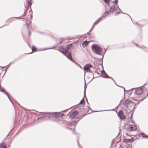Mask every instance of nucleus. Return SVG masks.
I'll use <instances>...</instances> for the list:
<instances>
[{
    "instance_id": "412c9836",
    "label": "nucleus",
    "mask_w": 148,
    "mask_h": 148,
    "mask_svg": "<svg viewBox=\"0 0 148 148\" xmlns=\"http://www.w3.org/2000/svg\"><path fill=\"white\" fill-rule=\"evenodd\" d=\"M65 56L71 61V59H72V56L70 53H68L67 52Z\"/></svg>"
},
{
    "instance_id": "bf43d9fd",
    "label": "nucleus",
    "mask_w": 148,
    "mask_h": 148,
    "mask_svg": "<svg viewBox=\"0 0 148 148\" xmlns=\"http://www.w3.org/2000/svg\"><path fill=\"white\" fill-rule=\"evenodd\" d=\"M15 18H18V19H21V18H20V17H15Z\"/></svg>"
},
{
    "instance_id": "c756f323",
    "label": "nucleus",
    "mask_w": 148,
    "mask_h": 148,
    "mask_svg": "<svg viewBox=\"0 0 148 148\" xmlns=\"http://www.w3.org/2000/svg\"><path fill=\"white\" fill-rule=\"evenodd\" d=\"M27 2L28 3V5H31L32 4V2H31V1H30L29 2H28V0H27Z\"/></svg>"
},
{
    "instance_id": "473e14b6",
    "label": "nucleus",
    "mask_w": 148,
    "mask_h": 148,
    "mask_svg": "<svg viewBox=\"0 0 148 148\" xmlns=\"http://www.w3.org/2000/svg\"><path fill=\"white\" fill-rule=\"evenodd\" d=\"M114 109H112V110H101L100 111H108L114 110Z\"/></svg>"
},
{
    "instance_id": "b1692460",
    "label": "nucleus",
    "mask_w": 148,
    "mask_h": 148,
    "mask_svg": "<svg viewBox=\"0 0 148 148\" xmlns=\"http://www.w3.org/2000/svg\"><path fill=\"white\" fill-rule=\"evenodd\" d=\"M123 141L125 143L130 142L129 139L124 138L123 139Z\"/></svg>"
},
{
    "instance_id": "4d7b16f0",
    "label": "nucleus",
    "mask_w": 148,
    "mask_h": 148,
    "mask_svg": "<svg viewBox=\"0 0 148 148\" xmlns=\"http://www.w3.org/2000/svg\"><path fill=\"white\" fill-rule=\"evenodd\" d=\"M29 16L30 17V18L31 19L32 17V15H30Z\"/></svg>"
},
{
    "instance_id": "4be33fe9",
    "label": "nucleus",
    "mask_w": 148,
    "mask_h": 148,
    "mask_svg": "<svg viewBox=\"0 0 148 148\" xmlns=\"http://www.w3.org/2000/svg\"><path fill=\"white\" fill-rule=\"evenodd\" d=\"M101 20V18H100L97 19L93 24V26H95L97 25L99 22Z\"/></svg>"
},
{
    "instance_id": "774afa93",
    "label": "nucleus",
    "mask_w": 148,
    "mask_h": 148,
    "mask_svg": "<svg viewBox=\"0 0 148 148\" xmlns=\"http://www.w3.org/2000/svg\"><path fill=\"white\" fill-rule=\"evenodd\" d=\"M121 146H122V144H120V147H121Z\"/></svg>"
},
{
    "instance_id": "338daca9",
    "label": "nucleus",
    "mask_w": 148,
    "mask_h": 148,
    "mask_svg": "<svg viewBox=\"0 0 148 148\" xmlns=\"http://www.w3.org/2000/svg\"><path fill=\"white\" fill-rule=\"evenodd\" d=\"M119 106H120V105H119H119L117 106L116 108H118Z\"/></svg>"
},
{
    "instance_id": "f03ea898",
    "label": "nucleus",
    "mask_w": 148,
    "mask_h": 148,
    "mask_svg": "<svg viewBox=\"0 0 148 148\" xmlns=\"http://www.w3.org/2000/svg\"><path fill=\"white\" fill-rule=\"evenodd\" d=\"M89 110H87L85 113H84L82 116H80L79 118H77L76 119V120L75 121H73L72 122H68V124H69V126L73 127V128H71L70 127H68V129L70 130H74L75 129V127L76 125V124L83 117L85 116L87 114L91 113L92 112H88Z\"/></svg>"
},
{
    "instance_id": "6ab92c4d",
    "label": "nucleus",
    "mask_w": 148,
    "mask_h": 148,
    "mask_svg": "<svg viewBox=\"0 0 148 148\" xmlns=\"http://www.w3.org/2000/svg\"><path fill=\"white\" fill-rule=\"evenodd\" d=\"M140 134L141 135L143 138H148V135H145V134L143 132H141Z\"/></svg>"
},
{
    "instance_id": "3c124183",
    "label": "nucleus",
    "mask_w": 148,
    "mask_h": 148,
    "mask_svg": "<svg viewBox=\"0 0 148 148\" xmlns=\"http://www.w3.org/2000/svg\"><path fill=\"white\" fill-rule=\"evenodd\" d=\"M88 72L90 73H92V71L90 69H89V71H88Z\"/></svg>"
},
{
    "instance_id": "49530a36",
    "label": "nucleus",
    "mask_w": 148,
    "mask_h": 148,
    "mask_svg": "<svg viewBox=\"0 0 148 148\" xmlns=\"http://www.w3.org/2000/svg\"><path fill=\"white\" fill-rule=\"evenodd\" d=\"M118 1L117 0H115V1H114V3H118Z\"/></svg>"
},
{
    "instance_id": "f3484780",
    "label": "nucleus",
    "mask_w": 148,
    "mask_h": 148,
    "mask_svg": "<svg viewBox=\"0 0 148 148\" xmlns=\"http://www.w3.org/2000/svg\"><path fill=\"white\" fill-rule=\"evenodd\" d=\"M134 102L133 101V103H130L128 105V106L127 107V108L128 110L129 108H131V109H132V110L134 107L136 108L135 106H134Z\"/></svg>"
},
{
    "instance_id": "0eeeda50",
    "label": "nucleus",
    "mask_w": 148,
    "mask_h": 148,
    "mask_svg": "<svg viewBox=\"0 0 148 148\" xmlns=\"http://www.w3.org/2000/svg\"><path fill=\"white\" fill-rule=\"evenodd\" d=\"M78 114V112L77 110H75L72 112H69V117L70 118H74Z\"/></svg>"
},
{
    "instance_id": "f8f14e48",
    "label": "nucleus",
    "mask_w": 148,
    "mask_h": 148,
    "mask_svg": "<svg viewBox=\"0 0 148 148\" xmlns=\"http://www.w3.org/2000/svg\"><path fill=\"white\" fill-rule=\"evenodd\" d=\"M1 84H0V91L2 92L3 93L5 94L8 97L10 96L9 93L5 90L3 88L1 87Z\"/></svg>"
},
{
    "instance_id": "603ef678",
    "label": "nucleus",
    "mask_w": 148,
    "mask_h": 148,
    "mask_svg": "<svg viewBox=\"0 0 148 148\" xmlns=\"http://www.w3.org/2000/svg\"><path fill=\"white\" fill-rule=\"evenodd\" d=\"M132 92H130V93H129V95H132Z\"/></svg>"
},
{
    "instance_id": "09e8293b",
    "label": "nucleus",
    "mask_w": 148,
    "mask_h": 148,
    "mask_svg": "<svg viewBox=\"0 0 148 148\" xmlns=\"http://www.w3.org/2000/svg\"><path fill=\"white\" fill-rule=\"evenodd\" d=\"M63 38H62V40H60L59 43L58 44H61V43H62V40H63Z\"/></svg>"
},
{
    "instance_id": "9d476101",
    "label": "nucleus",
    "mask_w": 148,
    "mask_h": 148,
    "mask_svg": "<svg viewBox=\"0 0 148 148\" xmlns=\"http://www.w3.org/2000/svg\"><path fill=\"white\" fill-rule=\"evenodd\" d=\"M130 103H133V101L130 100L126 99L123 101V103L126 106V108H127L128 106V105Z\"/></svg>"
},
{
    "instance_id": "393cba45",
    "label": "nucleus",
    "mask_w": 148,
    "mask_h": 148,
    "mask_svg": "<svg viewBox=\"0 0 148 148\" xmlns=\"http://www.w3.org/2000/svg\"><path fill=\"white\" fill-rule=\"evenodd\" d=\"M71 61L75 63L77 66H79L80 68H81V66H80V65L79 64H78V63H77L75 61H74L73 60V59H71Z\"/></svg>"
},
{
    "instance_id": "e433bc0d",
    "label": "nucleus",
    "mask_w": 148,
    "mask_h": 148,
    "mask_svg": "<svg viewBox=\"0 0 148 148\" xmlns=\"http://www.w3.org/2000/svg\"><path fill=\"white\" fill-rule=\"evenodd\" d=\"M136 45L138 47L140 48H141V49H143V47L142 46H139V45H138L137 44H136Z\"/></svg>"
},
{
    "instance_id": "bb28decb",
    "label": "nucleus",
    "mask_w": 148,
    "mask_h": 148,
    "mask_svg": "<svg viewBox=\"0 0 148 148\" xmlns=\"http://www.w3.org/2000/svg\"><path fill=\"white\" fill-rule=\"evenodd\" d=\"M32 51L35 52L36 50V48L34 46H33L32 48Z\"/></svg>"
},
{
    "instance_id": "8fccbe9b",
    "label": "nucleus",
    "mask_w": 148,
    "mask_h": 148,
    "mask_svg": "<svg viewBox=\"0 0 148 148\" xmlns=\"http://www.w3.org/2000/svg\"><path fill=\"white\" fill-rule=\"evenodd\" d=\"M28 34H29V36H30L31 35V32H30V31H29Z\"/></svg>"
},
{
    "instance_id": "a18cd8bd",
    "label": "nucleus",
    "mask_w": 148,
    "mask_h": 148,
    "mask_svg": "<svg viewBox=\"0 0 148 148\" xmlns=\"http://www.w3.org/2000/svg\"><path fill=\"white\" fill-rule=\"evenodd\" d=\"M126 126V125L125 124L123 126V129H125L126 128L125 127Z\"/></svg>"
},
{
    "instance_id": "4468645a",
    "label": "nucleus",
    "mask_w": 148,
    "mask_h": 148,
    "mask_svg": "<svg viewBox=\"0 0 148 148\" xmlns=\"http://www.w3.org/2000/svg\"><path fill=\"white\" fill-rule=\"evenodd\" d=\"M92 67V65L90 64H86L84 66V70L85 71H86V72H88L89 69H90V67Z\"/></svg>"
},
{
    "instance_id": "9b49d317",
    "label": "nucleus",
    "mask_w": 148,
    "mask_h": 148,
    "mask_svg": "<svg viewBox=\"0 0 148 148\" xmlns=\"http://www.w3.org/2000/svg\"><path fill=\"white\" fill-rule=\"evenodd\" d=\"M1 84H0V91L2 92L3 93L5 94L8 97L10 96L9 93L5 90L3 88L1 87Z\"/></svg>"
},
{
    "instance_id": "6e6552de",
    "label": "nucleus",
    "mask_w": 148,
    "mask_h": 148,
    "mask_svg": "<svg viewBox=\"0 0 148 148\" xmlns=\"http://www.w3.org/2000/svg\"><path fill=\"white\" fill-rule=\"evenodd\" d=\"M118 115L119 118L121 120L125 119L126 117L122 110H120L118 112Z\"/></svg>"
},
{
    "instance_id": "ddd939ff",
    "label": "nucleus",
    "mask_w": 148,
    "mask_h": 148,
    "mask_svg": "<svg viewBox=\"0 0 148 148\" xmlns=\"http://www.w3.org/2000/svg\"><path fill=\"white\" fill-rule=\"evenodd\" d=\"M101 73L102 74V75H103V76L105 78H110L115 83V82L114 81L113 79L111 77H110L103 70L102 71H101Z\"/></svg>"
},
{
    "instance_id": "6e6d98bb",
    "label": "nucleus",
    "mask_w": 148,
    "mask_h": 148,
    "mask_svg": "<svg viewBox=\"0 0 148 148\" xmlns=\"http://www.w3.org/2000/svg\"><path fill=\"white\" fill-rule=\"evenodd\" d=\"M136 24H137L139 26L141 27V26L140 25L137 23H136Z\"/></svg>"
},
{
    "instance_id": "dca6fc26",
    "label": "nucleus",
    "mask_w": 148,
    "mask_h": 148,
    "mask_svg": "<svg viewBox=\"0 0 148 148\" xmlns=\"http://www.w3.org/2000/svg\"><path fill=\"white\" fill-rule=\"evenodd\" d=\"M135 107H134L133 109H132H132H131V108H129V110L130 111V113L131 114V115L130 116V120H132V117H133V115L134 114V113L135 111Z\"/></svg>"
},
{
    "instance_id": "37998d69",
    "label": "nucleus",
    "mask_w": 148,
    "mask_h": 148,
    "mask_svg": "<svg viewBox=\"0 0 148 148\" xmlns=\"http://www.w3.org/2000/svg\"><path fill=\"white\" fill-rule=\"evenodd\" d=\"M93 26H93H92L91 29L90 30L89 32H90L92 30L93 28H94V26Z\"/></svg>"
},
{
    "instance_id": "4c0bfd02",
    "label": "nucleus",
    "mask_w": 148,
    "mask_h": 148,
    "mask_svg": "<svg viewBox=\"0 0 148 148\" xmlns=\"http://www.w3.org/2000/svg\"><path fill=\"white\" fill-rule=\"evenodd\" d=\"M139 103V102H138L136 103H135V104L134 103V106H136L137 105H138Z\"/></svg>"
},
{
    "instance_id": "7ed1b4c3",
    "label": "nucleus",
    "mask_w": 148,
    "mask_h": 148,
    "mask_svg": "<svg viewBox=\"0 0 148 148\" xmlns=\"http://www.w3.org/2000/svg\"><path fill=\"white\" fill-rule=\"evenodd\" d=\"M118 9L121 10L120 8L117 5H112L110 8L109 10L108 11V10H106V12L103 14V16L100 17V18H101L102 20L103 18H106L109 13H112L114 12Z\"/></svg>"
},
{
    "instance_id": "13d9d810",
    "label": "nucleus",
    "mask_w": 148,
    "mask_h": 148,
    "mask_svg": "<svg viewBox=\"0 0 148 148\" xmlns=\"http://www.w3.org/2000/svg\"><path fill=\"white\" fill-rule=\"evenodd\" d=\"M87 107L88 108H90V106L89 105H88V106H87Z\"/></svg>"
},
{
    "instance_id": "20e7f679",
    "label": "nucleus",
    "mask_w": 148,
    "mask_h": 148,
    "mask_svg": "<svg viewBox=\"0 0 148 148\" xmlns=\"http://www.w3.org/2000/svg\"><path fill=\"white\" fill-rule=\"evenodd\" d=\"M146 84H144V85L142 86L137 88H132L130 90H127L126 91L129 92L132 90L136 89V90L134 92V93L135 94L139 95H141L143 92V89H145V85Z\"/></svg>"
},
{
    "instance_id": "de8ad7c7",
    "label": "nucleus",
    "mask_w": 148,
    "mask_h": 148,
    "mask_svg": "<svg viewBox=\"0 0 148 148\" xmlns=\"http://www.w3.org/2000/svg\"><path fill=\"white\" fill-rule=\"evenodd\" d=\"M121 12L122 13H123V14H127V15H128L130 17V18L131 19H132L131 17L128 14H126V13H124L122 11Z\"/></svg>"
},
{
    "instance_id": "864d4df0",
    "label": "nucleus",
    "mask_w": 148,
    "mask_h": 148,
    "mask_svg": "<svg viewBox=\"0 0 148 148\" xmlns=\"http://www.w3.org/2000/svg\"><path fill=\"white\" fill-rule=\"evenodd\" d=\"M131 122L132 123H134V121H133V120L132 119V120H131Z\"/></svg>"
},
{
    "instance_id": "5701e85b",
    "label": "nucleus",
    "mask_w": 148,
    "mask_h": 148,
    "mask_svg": "<svg viewBox=\"0 0 148 148\" xmlns=\"http://www.w3.org/2000/svg\"><path fill=\"white\" fill-rule=\"evenodd\" d=\"M88 42H87L86 40L84 41L82 43V46L83 47H85L86 46H87L88 44Z\"/></svg>"
},
{
    "instance_id": "680f3d73",
    "label": "nucleus",
    "mask_w": 148,
    "mask_h": 148,
    "mask_svg": "<svg viewBox=\"0 0 148 148\" xmlns=\"http://www.w3.org/2000/svg\"><path fill=\"white\" fill-rule=\"evenodd\" d=\"M106 52V51H105L104 53H103V56H104V54Z\"/></svg>"
},
{
    "instance_id": "0e129e2a",
    "label": "nucleus",
    "mask_w": 148,
    "mask_h": 148,
    "mask_svg": "<svg viewBox=\"0 0 148 148\" xmlns=\"http://www.w3.org/2000/svg\"><path fill=\"white\" fill-rule=\"evenodd\" d=\"M9 134V133L7 135V136L6 137V138L8 136Z\"/></svg>"
},
{
    "instance_id": "052dcab7",
    "label": "nucleus",
    "mask_w": 148,
    "mask_h": 148,
    "mask_svg": "<svg viewBox=\"0 0 148 148\" xmlns=\"http://www.w3.org/2000/svg\"><path fill=\"white\" fill-rule=\"evenodd\" d=\"M120 12H118L117 14H116V15H117V14H119L120 13Z\"/></svg>"
},
{
    "instance_id": "c9c22d12",
    "label": "nucleus",
    "mask_w": 148,
    "mask_h": 148,
    "mask_svg": "<svg viewBox=\"0 0 148 148\" xmlns=\"http://www.w3.org/2000/svg\"><path fill=\"white\" fill-rule=\"evenodd\" d=\"M86 84H84V90H85V91H86V88H87V85H86Z\"/></svg>"
},
{
    "instance_id": "69168bd1",
    "label": "nucleus",
    "mask_w": 148,
    "mask_h": 148,
    "mask_svg": "<svg viewBox=\"0 0 148 148\" xmlns=\"http://www.w3.org/2000/svg\"><path fill=\"white\" fill-rule=\"evenodd\" d=\"M5 25H3V26H2L0 27V28H1V27H2L3 26H4Z\"/></svg>"
},
{
    "instance_id": "2eb2a0df",
    "label": "nucleus",
    "mask_w": 148,
    "mask_h": 148,
    "mask_svg": "<svg viewBox=\"0 0 148 148\" xmlns=\"http://www.w3.org/2000/svg\"><path fill=\"white\" fill-rule=\"evenodd\" d=\"M81 107H80L79 108V109L78 111L79 112L80 114L83 113L84 114V113L86 112L87 109L84 108L83 107H82L81 108Z\"/></svg>"
},
{
    "instance_id": "e2e57ef3",
    "label": "nucleus",
    "mask_w": 148,
    "mask_h": 148,
    "mask_svg": "<svg viewBox=\"0 0 148 148\" xmlns=\"http://www.w3.org/2000/svg\"><path fill=\"white\" fill-rule=\"evenodd\" d=\"M120 132H119L118 134L116 136V137L118 136L119 135V134H120Z\"/></svg>"
},
{
    "instance_id": "c85d7f7f",
    "label": "nucleus",
    "mask_w": 148,
    "mask_h": 148,
    "mask_svg": "<svg viewBox=\"0 0 148 148\" xmlns=\"http://www.w3.org/2000/svg\"><path fill=\"white\" fill-rule=\"evenodd\" d=\"M130 143H132L134 141V140L135 139L133 138H132L131 139H129Z\"/></svg>"
},
{
    "instance_id": "f704fd0d",
    "label": "nucleus",
    "mask_w": 148,
    "mask_h": 148,
    "mask_svg": "<svg viewBox=\"0 0 148 148\" xmlns=\"http://www.w3.org/2000/svg\"><path fill=\"white\" fill-rule=\"evenodd\" d=\"M77 143H78V145L79 147V148H81V147L80 146V144H79V141L78 140H77Z\"/></svg>"
},
{
    "instance_id": "72a5a7b5",
    "label": "nucleus",
    "mask_w": 148,
    "mask_h": 148,
    "mask_svg": "<svg viewBox=\"0 0 148 148\" xmlns=\"http://www.w3.org/2000/svg\"><path fill=\"white\" fill-rule=\"evenodd\" d=\"M84 97L82 99V100L81 101H82L83 102V103H85V101L84 99Z\"/></svg>"
},
{
    "instance_id": "c03bdc74",
    "label": "nucleus",
    "mask_w": 148,
    "mask_h": 148,
    "mask_svg": "<svg viewBox=\"0 0 148 148\" xmlns=\"http://www.w3.org/2000/svg\"><path fill=\"white\" fill-rule=\"evenodd\" d=\"M86 102H87V104H88L89 105V103L88 102V99H87L86 97Z\"/></svg>"
},
{
    "instance_id": "2f4dec72",
    "label": "nucleus",
    "mask_w": 148,
    "mask_h": 148,
    "mask_svg": "<svg viewBox=\"0 0 148 148\" xmlns=\"http://www.w3.org/2000/svg\"><path fill=\"white\" fill-rule=\"evenodd\" d=\"M103 1L106 3H108L110 2L109 0H103Z\"/></svg>"
},
{
    "instance_id": "79ce46f5",
    "label": "nucleus",
    "mask_w": 148,
    "mask_h": 148,
    "mask_svg": "<svg viewBox=\"0 0 148 148\" xmlns=\"http://www.w3.org/2000/svg\"><path fill=\"white\" fill-rule=\"evenodd\" d=\"M53 48H54V47H52V48H46V49H43V50H45L48 49H53Z\"/></svg>"
},
{
    "instance_id": "a878e982",
    "label": "nucleus",
    "mask_w": 148,
    "mask_h": 148,
    "mask_svg": "<svg viewBox=\"0 0 148 148\" xmlns=\"http://www.w3.org/2000/svg\"><path fill=\"white\" fill-rule=\"evenodd\" d=\"M148 93H147L146 95V96H145V97H143L142 99H141L139 100H138V101H143L144 99H145L147 97H148Z\"/></svg>"
},
{
    "instance_id": "f257e3e1",
    "label": "nucleus",
    "mask_w": 148,
    "mask_h": 148,
    "mask_svg": "<svg viewBox=\"0 0 148 148\" xmlns=\"http://www.w3.org/2000/svg\"><path fill=\"white\" fill-rule=\"evenodd\" d=\"M72 107L67 109H66L60 112H43L45 114H47V115H43L38 117L36 120H49L52 121L54 122L58 125H62L66 122L64 121L61 119V117H63L65 115L63 113H61L62 112H65L66 110L72 108Z\"/></svg>"
},
{
    "instance_id": "58836bf2",
    "label": "nucleus",
    "mask_w": 148,
    "mask_h": 148,
    "mask_svg": "<svg viewBox=\"0 0 148 148\" xmlns=\"http://www.w3.org/2000/svg\"><path fill=\"white\" fill-rule=\"evenodd\" d=\"M86 97V91H85V90H84V97Z\"/></svg>"
},
{
    "instance_id": "39448f33",
    "label": "nucleus",
    "mask_w": 148,
    "mask_h": 148,
    "mask_svg": "<svg viewBox=\"0 0 148 148\" xmlns=\"http://www.w3.org/2000/svg\"><path fill=\"white\" fill-rule=\"evenodd\" d=\"M92 51L97 54L101 55V51L103 50V48H101L98 45H92L91 46Z\"/></svg>"
},
{
    "instance_id": "5fc2aeb1",
    "label": "nucleus",
    "mask_w": 148,
    "mask_h": 148,
    "mask_svg": "<svg viewBox=\"0 0 148 148\" xmlns=\"http://www.w3.org/2000/svg\"><path fill=\"white\" fill-rule=\"evenodd\" d=\"M122 100H123V99H122V100H121L120 101V103H119V105H120L121 103V101H122Z\"/></svg>"
},
{
    "instance_id": "7c9ffc66",
    "label": "nucleus",
    "mask_w": 148,
    "mask_h": 148,
    "mask_svg": "<svg viewBox=\"0 0 148 148\" xmlns=\"http://www.w3.org/2000/svg\"><path fill=\"white\" fill-rule=\"evenodd\" d=\"M88 110H92V112H100L101 111H94V110H93L90 108H90H88Z\"/></svg>"
},
{
    "instance_id": "cd10ccee",
    "label": "nucleus",
    "mask_w": 148,
    "mask_h": 148,
    "mask_svg": "<svg viewBox=\"0 0 148 148\" xmlns=\"http://www.w3.org/2000/svg\"><path fill=\"white\" fill-rule=\"evenodd\" d=\"M117 86H119L120 87H121L122 88H123L124 89V95H125V88L123 87V86H119L118 85H117V84H115Z\"/></svg>"
},
{
    "instance_id": "aec40b11",
    "label": "nucleus",
    "mask_w": 148,
    "mask_h": 148,
    "mask_svg": "<svg viewBox=\"0 0 148 148\" xmlns=\"http://www.w3.org/2000/svg\"><path fill=\"white\" fill-rule=\"evenodd\" d=\"M73 45L72 44H70L69 45H66V49L67 50H71L72 49Z\"/></svg>"
},
{
    "instance_id": "a19ab883",
    "label": "nucleus",
    "mask_w": 148,
    "mask_h": 148,
    "mask_svg": "<svg viewBox=\"0 0 148 148\" xmlns=\"http://www.w3.org/2000/svg\"><path fill=\"white\" fill-rule=\"evenodd\" d=\"M26 11H27L26 10H25L24 14L23 15V16H24L26 15L25 13H26Z\"/></svg>"
},
{
    "instance_id": "1a4fd4ad",
    "label": "nucleus",
    "mask_w": 148,
    "mask_h": 148,
    "mask_svg": "<svg viewBox=\"0 0 148 148\" xmlns=\"http://www.w3.org/2000/svg\"><path fill=\"white\" fill-rule=\"evenodd\" d=\"M57 50L59 51L61 53H63L65 55H66V54L68 52L67 50L66 49H64L63 47L62 46H60L59 47L58 49Z\"/></svg>"
},
{
    "instance_id": "423d86ee",
    "label": "nucleus",
    "mask_w": 148,
    "mask_h": 148,
    "mask_svg": "<svg viewBox=\"0 0 148 148\" xmlns=\"http://www.w3.org/2000/svg\"><path fill=\"white\" fill-rule=\"evenodd\" d=\"M137 128V127L135 125H129L126 128V129L128 132H131L136 130Z\"/></svg>"
},
{
    "instance_id": "a211bd4d",
    "label": "nucleus",
    "mask_w": 148,
    "mask_h": 148,
    "mask_svg": "<svg viewBox=\"0 0 148 148\" xmlns=\"http://www.w3.org/2000/svg\"><path fill=\"white\" fill-rule=\"evenodd\" d=\"M85 103H83V102L81 101H80V102L77 105L75 106V108H78L79 107H83V106H84ZM82 107H81V108Z\"/></svg>"
},
{
    "instance_id": "ea45409f",
    "label": "nucleus",
    "mask_w": 148,
    "mask_h": 148,
    "mask_svg": "<svg viewBox=\"0 0 148 148\" xmlns=\"http://www.w3.org/2000/svg\"><path fill=\"white\" fill-rule=\"evenodd\" d=\"M8 98L9 100L10 101V102L13 105V103L12 102V101L10 99V96L9 97H8Z\"/></svg>"
}]
</instances>
